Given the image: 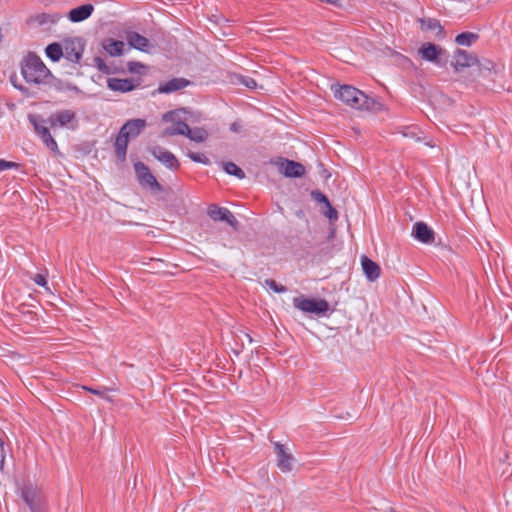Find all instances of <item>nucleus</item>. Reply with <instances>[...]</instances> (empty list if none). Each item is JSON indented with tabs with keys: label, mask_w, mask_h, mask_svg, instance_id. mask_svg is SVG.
Instances as JSON below:
<instances>
[{
	"label": "nucleus",
	"mask_w": 512,
	"mask_h": 512,
	"mask_svg": "<svg viewBox=\"0 0 512 512\" xmlns=\"http://www.w3.org/2000/svg\"><path fill=\"white\" fill-rule=\"evenodd\" d=\"M237 82L246 86L249 89H255L257 87L256 81L249 76L236 75Z\"/></svg>",
	"instance_id": "7c9ffc66"
},
{
	"label": "nucleus",
	"mask_w": 512,
	"mask_h": 512,
	"mask_svg": "<svg viewBox=\"0 0 512 512\" xmlns=\"http://www.w3.org/2000/svg\"><path fill=\"white\" fill-rule=\"evenodd\" d=\"M141 85L140 78H109L107 80V87L116 92L127 93L133 91Z\"/></svg>",
	"instance_id": "f8f14e48"
},
{
	"label": "nucleus",
	"mask_w": 512,
	"mask_h": 512,
	"mask_svg": "<svg viewBox=\"0 0 512 512\" xmlns=\"http://www.w3.org/2000/svg\"><path fill=\"white\" fill-rule=\"evenodd\" d=\"M43 142V144L48 148L50 151L54 152L57 155H60V150L58 148V144L55 141V139L52 137L51 133H47L43 137L40 138Z\"/></svg>",
	"instance_id": "c85d7f7f"
},
{
	"label": "nucleus",
	"mask_w": 512,
	"mask_h": 512,
	"mask_svg": "<svg viewBox=\"0 0 512 512\" xmlns=\"http://www.w3.org/2000/svg\"><path fill=\"white\" fill-rule=\"evenodd\" d=\"M150 154L162 163L167 169L177 171L180 168V162L177 157L169 150L156 145L149 149Z\"/></svg>",
	"instance_id": "0eeeda50"
},
{
	"label": "nucleus",
	"mask_w": 512,
	"mask_h": 512,
	"mask_svg": "<svg viewBox=\"0 0 512 512\" xmlns=\"http://www.w3.org/2000/svg\"><path fill=\"white\" fill-rule=\"evenodd\" d=\"M293 306L304 313L325 315L329 310V303L325 299L307 298L305 296L295 297Z\"/></svg>",
	"instance_id": "20e7f679"
},
{
	"label": "nucleus",
	"mask_w": 512,
	"mask_h": 512,
	"mask_svg": "<svg viewBox=\"0 0 512 512\" xmlns=\"http://www.w3.org/2000/svg\"><path fill=\"white\" fill-rule=\"evenodd\" d=\"M94 11V6L92 4H83L76 8L71 9L67 17L73 23H79L86 19H88Z\"/></svg>",
	"instance_id": "aec40b11"
},
{
	"label": "nucleus",
	"mask_w": 512,
	"mask_h": 512,
	"mask_svg": "<svg viewBox=\"0 0 512 512\" xmlns=\"http://www.w3.org/2000/svg\"><path fill=\"white\" fill-rule=\"evenodd\" d=\"M311 196L313 198V200H315L316 202H319V203H322L324 205H329V199L328 197L323 194L321 191L319 190H313L311 192Z\"/></svg>",
	"instance_id": "f704fd0d"
},
{
	"label": "nucleus",
	"mask_w": 512,
	"mask_h": 512,
	"mask_svg": "<svg viewBox=\"0 0 512 512\" xmlns=\"http://www.w3.org/2000/svg\"><path fill=\"white\" fill-rule=\"evenodd\" d=\"M76 113L69 109H63L51 114L48 123L51 128L64 127L75 120Z\"/></svg>",
	"instance_id": "f3484780"
},
{
	"label": "nucleus",
	"mask_w": 512,
	"mask_h": 512,
	"mask_svg": "<svg viewBox=\"0 0 512 512\" xmlns=\"http://www.w3.org/2000/svg\"><path fill=\"white\" fill-rule=\"evenodd\" d=\"M82 388L85 391H88V392H90V393H92L94 395L100 396V397L104 398L105 400H107L109 402H112V399L106 395L107 392H116V391H118V388H116V387H106V386H102V387H98V388H93V387H89V386H83Z\"/></svg>",
	"instance_id": "bb28decb"
},
{
	"label": "nucleus",
	"mask_w": 512,
	"mask_h": 512,
	"mask_svg": "<svg viewBox=\"0 0 512 512\" xmlns=\"http://www.w3.org/2000/svg\"><path fill=\"white\" fill-rule=\"evenodd\" d=\"M11 82L15 89H17L18 91L22 92L25 95L28 94L29 89L26 86H24L22 84H19V86H16V82L12 78H11Z\"/></svg>",
	"instance_id": "a19ab883"
},
{
	"label": "nucleus",
	"mask_w": 512,
	"mask_h": 512,
	"mask_svg": "<svg viewBox=\"0 0 512 512\" xmlns=\"http://www.w3.org/2000/svg\"><path fill=\"white\" fill-rule=\"evenodd\" d=\"M479 35L473 32H462L455 38V42L460 46L470 47L475 41H477Z\"/></svg>",
	"instance_id": "393cba45"
},
{
	"label": "nucleus",
	"mask_w": 512,
	"mask_h": 512,
	"mask_svg": "<svg viewBox=\"0 0 512 512\" xmlns=\"http://www.w3.org/2000/svg\"><path fill=\"white\" fill-rule=\"evenodd\" d=\"M146 126V120L141 118L130 119L122 125L114 142L115 156L120 162L126 160L130 138L139 136Z\"/></svg>",
	"instance_id": "f03ea898"
},
{
	"label": "nucleus",
	"mask_w": 512,
	"mask_h": 512,
	"mask_svg": "<svg viewBox=\"0 0 512 512\" xmlns=\"http://www.w3.org/2000/svg\"><path fill=\"white\" fill-rule=\"evenodd\" d=\"M334 96L354 109L374 110L380 106L376 99L351 85L339 86L335 89Z\"/></svg>",
	"instance_id": "7ed1b4c3"
},
{
	"label": "nucleus",
	"mask_w": 512,
	"mask_h": 512,
	"mask_svg": "<svg viewBox=\"0 0 512 512\" xmlns=\"http://www.w3.org/2000/svg\"><path fill=\"white\" fill-rule=\"evenodd\" d=\"M411 235L423 244H431L434 241V231L422 221L413 225Z\"/></svg>",
	"instance_id": "2eb2a0df"
},
{
	"label": "nucleus",
	"mask_w": 512,
	"mask_h": 512,
	"mask_svg": "<svg viewBox=\"0 0 512 512\" xmlns=\"http://www.w3.org/2000/svg\"><path fill=\"white\" fill-rule=\"evenodd\" d=\"M222 169L225 173L228 175L235 176L238 179H244L245 178V172L237 166L235 163L231 161L222 162Z\"/></svg>",
	"instance_id": "a878e982"
},
{
	"label": "nucleus",
	"mask_w": 512,
	"mask_h": 512,
	"mask_svg": "<svg viewBox=\"0 0 512 512\" xmlns=\"http://www.w3.org/2000/svg\"><path fill=\"white\" fill-rule=\"evenodd\" d=\"M192 85V82L184 77H175L167 81L160 82L157 89L151 94L156 96L157 94H172L178 92L188 86Z\"/></svg>",
	"instance_id": "6e6552de"
},
{
	"label": "nucleus",
	"mask_w": 512,
	"mask_h": 512,
	"mask_svg": "<svg viewBox=\"0 0 512 512\" xmlns=\"http://www.w3.org/2000/svg\"><path fill=\"white\" fill-rule=\"evenodd\" d=\"M419 23L422 30H438L439 34H444V29L438 19L435 18H421Z\"/></svg>",
	"instance_id": "5701e85b"
},
{
	"label": "nucleus",
	"mask_w": 512,
	"mask_h": 512,
	"mask_svg": "<svg viewBox=\"0 0 512 512\" xmlns=\"http://www.w3.org/2000/svg\"><path fill=\"white\" fill-rule=\"evenodd\" d=\"M18 164L15 162L6 161L4 159H0V171H5L14 167H17Z\"/></svg>",
	"instance_id": "4c0bfd02"
},
{
	"label": "nucleus",
	"mask_w": 512,
	"mask_h": 512,
	"mask_svg": "<svg viewBox=\"0 0 512 512\" xmlns=\"http://www.w3.org/2000/svg\"><path fill=\"white\" fill-rule=\"evenodd\" d=\"M127 69L132 74H143L148 69V67L141 62L129 61L127 63Z\"/></svg>",
	"instance_id": "c756f323"
},
{
	"label": "nucleus",
	"mask_w": 512,
	"mask_h": 512,
	"mask_svg": "<svg viewBox=\"0 0 512 512\" xmlns=\"http://www.w3.org/2000/svg\"><path fill=\"white\" fill-rule=\"evenodd\" d=\"M273 445L276 453L277 467L284 473L290 472L293 469L294 457L286 446L280 442H274Z\"/></svg>",
	"instance_id": "9d476101"
},
{
	"label": "nucleus",
	"mask_w": 512,
	"mask_h": 512,
	"mask_svg": "<svg viewBox=\"0 0 512 512\" xmlns=\"http://www.w3.org/2000/svg\"><path fill=\"white\" fill-rule=\"evenodd\" d=\"M32 280L34 281L35 284H37L38 286H41V287H45L47 285V279H46V276L43 275V274H40V273H37L35 274L33 277H32Z\"/></svg>",
	"instance_id": "e433bc0d"
},
{
	"label": "nucleus",
	"mask_w": 512,
	"mask_h": 512,
	"mask_svg": "<svg viewBox=\"0 0 512 512\" xmlns=\"http://www.w3.org/2000/svg\"><path fill=\"white\" fill-rule=\"evenodd\" d=\"M207 214L215 222H226L233 228H236L238 225V221L233 213L225 207H219L215 204H212L208 207Z\"/></svg>",
	"instance_id": "9b49d317"
},
{
	"label": "nucleus",
	"mask_w": 512,
	"mask_h": 512,
	"mask_svg": "<svg viewBox=\"0 0 512 512\" xmlns=\"http://www.w3.org/2000/svg\"><path fill=\"white\" fill-rule=\"evenodd\" d=\"M126 41L131 48L144 53H150L154 48V45L151 44L148 38L135 31H128L126 33Z\"/></svg>",
	"instance_id": "ddd939ff"
},
{
	"label": "nucleus",
	"mask_w": 512,
	"mask_h": 512,
	"mask_svg": "<svg viewBox=\"0 0 512 512\" xmlns=\"http://www.w3.org/2000/svg\"><path fill=\"white\" fill-rule=\"evenodd\" d=\"M176 115L175 111L166 112L162 119L165 122L172 121L173 124L169 127H166L163 131V136H175V135H183L186 136L190 132L189 125L182 120H175L174 117Z\"/></svg>",
	"instance_id": "1a4fd4ad"
},
{
	"label": "nucleus",
	"mask_w": 512,
	"mask_h": 512,
	"mask_svg": "<svg viewBox=\"0 0 512 512\" xmlns=\"http://www.w3.org/2000/svg\"><path fill=\"white\" fill-rule=\"evenodd\" d=\"M45 54L52 62H57L63 57V47L57 42L51 43L46 47Z\"/></svg>",
	"instance_id": "b1692460"
},
{
	"label": "nucleus",
	"mask_w": 512,
	"mask_h": 512,
	"mask_svg": "<svg viewBox=\"0 0 512 512\" xmlns=\"http://www.w3.org/2000/svg\"><path fill=\"white\" fill-rule=\"evenodd\" d=\"M279 169L287 178H300L305 174V167L296 161L282 159Z\"/></svg>",
	"instance_id": "dca6fc26"
},
{
	"label": "nucleus",
	"mask_w": 512,
	"mask_h": 512,
	"mask_svg": "<svg viewBox=\"0 0 512 512\" xmlns=\"http://www.w3.org/2000/svg\"><path fill=\"white\" fill-rule=\"evenodd\" d=\"M134 169L138 182L141 186L149 188L151 190H163L162 186L158 183L157 179L151 173L149 167L145 163L141 161L134 163Z\"/></svg>",
	"instance_id": "39448f33"
},
{
	"label": "nucleus",
	"mask_w": 512,
	"mask_h": 512,
	"mask_svg": "<svg viewBox=\"0 0 512 512\" xmlns=\"http://www.w3.org/2000/svg\"><path fill=\"white\" fill-rule=\"evenodd\" d=\"M59 19L58 15H50V14H42L40 23H47V22H56Z\"/></svg>",
	"instance_id": "58836bf2"
},
{
	"label": "nucleus",
	"mask_w": 512,
	"mask_h": 512,
	"mask_svg": "<svg viewBox=\"0 0 512 512\" xmlns=\"http://www.w3.org/2000/svg\"><path fill=\"white\" fill-rule=\"evenodd\" d=\"M265 286L269 287L275 293H284L287 290L285 286L278 284L273 279H266L265 280Z\"/></svg>",
	"instance_id": "473e14b6"
},
{
	"label": "nucleus",
	"mask_w": 512,
	"mask_h": 512,
	"mask_svg": "<svg viewBox=\"0 0 512 512\" xmlns=\"http://www.w3.org/2000/svg\"><path fill=\"white\" fill-rule=\"evenodd\" d=\"M71 90L78 92V91H79V88H78L77 86H73V87L71 88Z\"/></svg>",
	"instance_id": "37998d69"
},
{
	"label": "nucleus",
	"mask_w": 512,
	"mask_h": 512,
	"mask_svg": "<svg viewBox=\"0 0 512 512\" xmlns=\"http://www.w3.org/2000/svg\"><path fill=\"white\" fill-rule=\"evenodd\" d=\"M28 120L30 124L33 126L39 138L43 137L44 135L50 132V129L47 126V124H49L48 119H44L37 114H29Z\"/></svg>",
	"instance_id": "412c9836"
},
{
	"label": "nucleus",
	"mask_w": 512,
	"mask_h": 512,
	"mask_svg": "<svg viewBox=\"0 0 512 512\" xmlns=\"http://www.w3.org/2000/svg\"><path fill=\"white\" fill-rule=\"evenodd\" d=\"M230 129L234 132H237L239 130V125L237 123H232Z\"/></svg>",
	"instance_id": "79ce46f5"
},
{
	"label": "nucleus",
	"mask_w": 512,
	"mask_h": 512,
	"mask_svg": "<svg viewBox=\"0 0 512 512\" xmlns=\"http://www.w3.org/2000/svg\"><path fill=\"white\" fill-rule=\"evenodd\" d=\"M326 210L323 212L324 216L329 219L330 222H335L338 220V212L337 210L331 205L329 202V205H325Z\"/></svg>",
	"instance_id": "72a5a7b5"
},
{
	"label": "nucleus",
	"mask_w": 512,
	"mask_h": 512,
	"mask_svg": "<svg viewBox=\"0 0 512 512\" xmlns=\"http://www.w3.org/2000/svg\"><path fill=\"white\" fill-rule=\"evenodd\" d=\"M247 337H248V339H249V342H252V341H253V340H252V338H251L249 335H247Z\"/></svg>",
	"instance_id": "c03bdc74"
},
{
	"label": "nucleus",
	"mask_w": 512,
	"mask_h": 512,
	"mask_svg": "<svg viewBox=\"0 0 512 512\" xmlns=\"http://www.w3.org/2000/svg\"><path fill=\"white\" fill-rule=\"evenodd\" d=\"M191 141L202 143L208 138V133L204 128H190V132L186 135Z\"/></svg>",
	"instance_id": "cd10ccee"
},
{
	"label": "nucleus",
	"mask_w": 512,
	"mask_h": 512,
	"mask_svg": "<svg viewBox=\"0 0 512 512\" xmlns=\"http://www.w3.org/2000/svg\"><path fill=\"white\" fill-rule=\"evenodd\" d=\"M84 52V42L81 38L66 39L63 44V57L69 62L78 64Z\"/></svg>",
	"instance_id": "423d86ee"
},
{
	"label": "nucleus",
	"mask_w": 512,
	"mask_h": 512,
	"mask_svg": "<svg viewBox=\"0 0 512 512\" xmlns=\"http://www.w3.org/2000/svg\"><path fill=\"white\" fill-rule=\"evenodd\" d=\"M361 266H362L364 275L366 276V278L369 281L373 282L380 277V274H381L380 266L375 261H373L369 257H367L366 255H363L361 257Z\"/></svg>",
	"instance_id": "6ab92c4d"
},
{
	"label": "nucleus",
	"mask_w": 512,
	"mask_h": 512,
	"mask_svg": "<svg viewBox=\"0 0 512 512\" xmlns=\"http://www.w3.org/2000/svg\"><path fill=\"white\" fill-rule=\"evenodd\" d=\"M442 53L443 49L441 47L430 42L422 44L419 48L421 58L436 65H441L439 57Z\"/></svg>",
	"instance_id": "a211bd4d"
},
{
	"label": "nucleus",
	"mask_w": 512,
	"mask_h": 512,
	"mask_svg": "<svg viewBox=\"0 0 512 512\" xmlns=\"http://www.w3.org/2000/svg\"><path fill=\"white\" fill-rule=\"evenodd\" d=\"M187 156L193 161V162H196V163H201L203 165H209L210 164V159L203 153H194V152H189L187 154Z\"/></svg>",
	"instance_id": "2f4dec72"
},
{
	"label": "nucleus",
	"mask_w": 512,
	"mask_h": 512,
	"mask_svg": "<svg viewBox=\"0 0 512 512\" xmlns=\"http://www.w3.org/2000/svg\"><path fill=\"white\" fill-rule=\"evenodd\" d=\"M479 62L478 58L462 49H457L455 52V62L453 68L455 71H462L465 68L477 65Z\"/></svg>",
	"instance_id": "4468645a"
},
{
	"label": "nucleus",
	"mask_w": 512,
	"mask_h": 512,
	"mask_svg": "<svg viewBox=\"0 0 512 512\" xmlns=\"http://www.w3.org/2000/svg\"><path fill=\"white\" fill-rule=\"evenodd\" d=\"M18 311L25 317L29 318L30 320H34L35 319V313H33L32 311L30 310H26L24 306H20L18 308Z\"/></svg>",
	"instance_id": "ea45409f"
},
{
	"label": "nucleus",
	"mask_w": 512,
	"mask_h": 512,
	"mask_svg": "<svg viewBox=\"0 0 512 512\" xmlns=\"http://www.w3.org/2000/svg\"><path fill=\"white\" fill-rule=\"evenodd\" d=\"M94 64L100 72L105 73V74L109 73V67L107 66V64L101 57H99V56L95 57Z\"/></svg>",
	"instance_id": "c9c22d12"
},
{
	"label": "nucleus",
	"mask_w": 512,
	"mask_h": 512,
	"mask_svg": "<svg viewBox=\"0 0 512 512\" xmlns=\"http://www.w3.org/2000/svg\"><path fill=\"white\" fill-rule=\"evenodd\" d=\"M103 49L113 57L121 56L124 51V42L120 40L107 39L103 43Z\"/></svg>",
	"instance_id": "4be33fe9"
},
{
	"label": "nucleus",
	"mask_w": 512,
	"mask_h": 512,
	"mask_svg": "<svg viewBox=\"0 0 512 512\" xmlns=\"http://www.w3.org/2000/svg\"><path fill=\"white\" fill-rule=\"evenodd\" d=\"M20 71L28 84L41 85L53 77L42 59L34 52H28L20 63Z\"/></svg>",
	"instance_id": "f257e3e1"
}]
</instances>
